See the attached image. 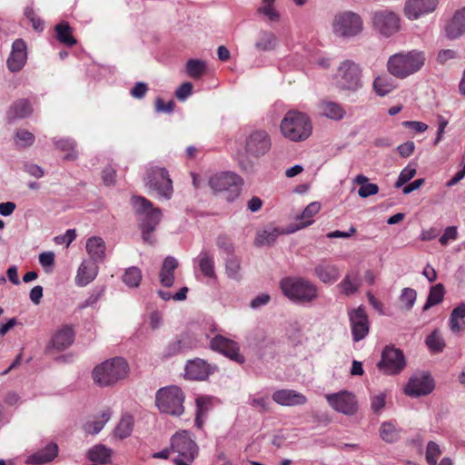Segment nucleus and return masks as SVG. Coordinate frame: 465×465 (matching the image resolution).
Here are the masks:
<instances>
[{
    "label": "nucleus",
    "mask_w": 465,
    "mask_h": 465,
    "mask_svg": "<svg viewBox=\"0 0 465 465\" xmlns=\"http://www.w3.org/2000/svg\"><path fill=\"white\" fill-rule=\"evenodd\" d=\"M132 204L135 213L142 216L140 219V229L143 242L153 244L154 237L152 233L161 221V210L154 208L152 202L143 196H134L132 198Z\"/></svg>",
    "instance_id": "1"
},
{
    "label": "nucleus",
    "mask_w": 465,
    "mask_h": 465,
    "mask_svg": "<svg viewBox=\"0 0 465 465\" xmlns=\"http://www.w3.org/2000/svg\"><path fill=\"white\" fill-rule=\"evenodd\" d=\"M280 129L286 139L292 142H302L311 136L312 124L306 114L290 110L282 118Z\"/></svg>",
    "instance_id": "2"
},
{
    "label": "nucleus",
    "mask_w": 465,
    "mask_h": 465,
    "mask_svg": "<svg viewBox=\"0 0 465 465\" xmlns=\"http://www.w3.org/2000/svg\"><path fill=\"white\" fill-rule=\"evenodd\" d=\"M129 373V365L122 357L106 360L93 370L94 381L102 387L112 386L125 379Z\"/></svg>",
    "instance_id": "3"
},
{
    "label": "nucleus",
    "mask_w": 465,
    "mask_h": 465,
    "mask_svg": "<svg viewBox=\"0 0 465 465\" xmlns=\"http://www.w3.org/2000/svg\"><path fill=\"white\" fill-rule=\"evenodd\" d=\"M280 287L282 293L295 303H310L318 297L317 286L302 277L283 278L280 282Z\"/></svg>",
    "instance_id": "4"
},
{
    "label": "nucleus",
    "mask_w": 465,
    "mask_h": 465,
    "mask_svg": "<svg viewBox=\"0 0 465 465\" xmlns=\"http://www.w3.org/2000/svg\"><path fill=\"white\" fill-rule=\"evenodd\" d=\"M184 393L177 386L161 388L155 394V404L162 413L179 417L184 412Z\"/></svg>",
    "instance_id": "5"
},
{
    "label": "nucleus",
    "mask_w": 465,
    "mask_h": 465,
    "mask_svg": "<svg viewBox=\"0 0 465 465\" xmlns=\"http://www.w3.org/2000/svg\"><path fill=\"white\" fill-rule=\"evenodd\" d=\"M143 181L149 191L154 192L158 198L163 200L172 198L173 181L165 168L150 165L146 169Z\"/></svg>",
    "instance_id": "6"
},
{
    "label": "nucleus",
    "mask_w": 465,
    "mask_h": 465,
    "mask_svg": "<svg viewBox=\"0 0 465 465\" xmlns=\"http://www.w3.org/2000/svg\"><path fill=\"white\" fill-rule=\"evenodd\" d=\"M331 30L337 37L351 38L362 32L363 21L359 14L352 11L340 12L333 17Z\"/></svg>",
    "instance_id": "7"
},
{
    "label": "nucleus",
    "mask_w": 465,
    "mask_h": 465,
    "mask_svg": "<svg viewBox=\"0 0 465 465\" xmlns=\"http://www.w3.org/2000/svg\"><path fill=\"white\" fill-rule=\"evenodd\" d=\"M209 184L214 192H224V198L226 201L233 202L241 193L242 180L233 173L225 172L217 173L211 177Z\"/></svg>",
    "instance_id": "8"
},
{
    "label": "nucleus",
    "mask_w": 465,
    "mask_h": 465,
    "mask_svg": "<svg viewBox=\"0 0 465 465\" xmlns=\"http://www.w3.org/2000/svg\"><path fill=\"white\" fill-rule=\"evenodd\" d=\"M272 147V139L267 131L253 129L246 135L243 142L245 155L258 159L265 155Z\"/></svg>",
    "instance_id": "9"
},
{
    "label": "nucleus",
    "mask_w": 465,
    "mask_h": 465,
    "mask_svg": "<svg viewBox=\"0 0 465 465\" xmlns=\"http://www.w3.org/2000/svg\"><path fill=\"white\" fill-rule=\"evenodd\" d=\"M336 84L340 89L355 92L362 86L361 70L351 60L343 61L336 74Z\"/></svg>",
    "instance_id": "10"
},
{
    "label": "nucleus",
    "mask_w": 465,
    "mask_h": 465,
    "mask_svg": "<svg viewBox=\"0 0 465 465\" xmlns=\"http://www.w3.org/2000/svg\"><path fill=\"white\" fill-rule=\"evenodd\" d=\"M371 23L373 29L384 37H390L400 29V18L388 9L377 10L372 13Z\"/></svg>",
    "instance_id": "11"
},
{
    "label": "nucleus",
    "mask_w": 465,
    "mask_h": 465,
    "mask_svg": "<svg viewBox=\"0 0 465 465\" xmlns=\"http://www.w3.org/2000/svg\"><path fill=\"white\" fill-rule=\"evenodd\" d=\"M171 450L188 462L193 461L199 454L198 445L186 430L176 432L171 438Z\"/></svg>",
    "instance_id": "12"
},
{
    "label": "nucleus",
    "mask_w": 465,
    "mask_h": 465,
    "mask_svg": "<svg viewBox=\"0 0 465 465\" xmlns=\"http://www.w3.org/2000/svg\"><path fill=\"white\" fill-rule=\"evenodd\" d=\"M405 365L403 352L394 347L386 346L381 352V359L378 362V369L387 375L398 374Z\"/></svg>",
    "instance_id": "13"
},
{
    "label": "nucleus",
    "mask_w": 465,
    "mask_h": 465,
    "mask_svg": "<svg viewBox=\"0 0 465 465\" xmlns=\"http://www.w3.org/2000/svg\"><path fill=\"white\" fill-rule=\"evenodd\" d=\"M435 389V381L427 371H415L409 378V397L420 398L430 395Z\"/></svg>",
    "instance_id": "14"
},
{
    "label": "nucleus",
    "mask_w": 465,
    "mask_h": 465,
    "mask_svg": "<svg viewBox=\"0 0 465 465\" xmlns=\"http://www.w3.org/2000/svg\"><path fill=\"white\" fill-rule=\"evenodd\" d=\"M330 406L338 412L351 416L357 412L358 403L355 395L347 391H341L336 393L325 396Z\"/></svg>",
    "instance_id": "15"
},
{
    "label": "nucleus",
    "mask_w": 465,
    "mask_h": 465,
    "mask_svg": "<svg viewBox=\"0 0 465 465\" xmlns=\"http://www.w3.org/2000/svg\"><path fill=\"white\" fill-rule=\"evenodd\" d=\"M210 347L238 363H243L245 361L244 356L240 353L238 343L223 335H215L210 341Z\"/></svg>",
    "instance_id": "16"
},
{
    "label": "nucleus",
    "mask_w": 465,
    "mask_h": 465,
    "mask_svg": "<svg viewBox=\"0 0 465 465\" xmlns=\"http://www.w3.org/2000/svg\"><path fill=\"white\" fill-rule=\"evenodd\" d=\"M297 230L298 228L283 230L280 227L268 225L257 231L253 243L257 247L271 246L276 242L280 235L292 233Z\"/></svg>",
    "instance_id": "17"
},
{
    "label": "nucleus",
    "mask_w": 465,
    "mask_h": 465,
    "mask_svg": "<svg viewBox=\"0 0 465 465\" xmlns=\"http://www.w3.org/2000/svg\"><path fill=\"white\" fill-rule=\"evenodd\" d=\"M351 333L354 341H359L369 333L368 317L362 308H358L350 313Z\"/></svg>",
    "instance_id": "18"
},
{
    "label": "nucleus",
    "mask_w": 465,
    "mask_h": 465,
    "mask_svg": "<svg viewBox=\"0 0 465 465\" xmlns=\"http://www.w3.org/2000/svg\"><path fill=\"white\" fill-rule=\"evenodd\" d=\"M27 60L26 44L23 39H16L12 45V50L7 59V67L13 72H19Z\"/></svg>",
    "instance_id": "19"
},
{
    "label": "nucleus",
    "mask_w": 465,
    "mask_h": 465,
    "mask_svg": "<svg viewBox=\"0 0 465 465\" xmlns=\"http://www.w3.org/2000/svg\"><path fill=\"white\" fill-rule=\"evenodd\" d=\"M272 401L281 406H301L307 402V398L301 392L290 389L277 390L272 393Z\"/></svg>",
    "instance_id": "20"
},
{
    "label": "nucleus",
    "mask_w": 465,
    "mask_h": 465,
    "mask_svg": "<svg viewBox=\"0 0 465 465\" xmlns=\"http://www.w3.org/2000/svg\"><path fill=\"white\" fill-rule=\"evenodd\" d=\"M314 275L325 284H332L341 275L339 267L326 260L319 262L314 267Z\"/></svg>",
    "instance_id": "21"
},
{
    "label": "nucleus",
    "mask_w": 465,
    "mask_h": 465,
    "mask_svg": "<svg viewBox=\"0 0 465 465\" xmlns=\"http://www.w3.org/2000/svg\"><path fill=\"white\" fill-rule=\"evenodd\" d=\"M210 372L209 364L202 359L188 361L185 366V376L190 380L203 381Z\"/></svg>",
    "instance_id": "22"
},
{
    "label": "nucleus",
    "mask_w": 465,
    "mask_h": 465,
    "mask_svg": "<svg viewBox=\"0 0 465 465\" xmlns=\"http://www.w3.org/2000/svg\"><path fill=\"white\" fill-rule=\"evenodd\" d=\"M57 454V444L49 443L37 452L29 455L25 460V463L28 465H43L54 460Z\"/></svg>",
    "instance_id": "23"
},
{
    "label": "nucleus",
    "mask_w": 465,
    "mask_h": 465,
    "mask_svg": "<svg viewBox=\"0 0 465 465\" xmlns=\"http://www.w3.org/2000/svg\"><path fill=\"white\" fill-rule=\"evenodd\" d=\"M448 38L456 39L465 34V7L457 10L446 26Z\"/></svg>",
    "instance_id": "24"
},
{
    "label": "nucleus",
    "mask_w": 465,
    "mask_h": 465,
    "mask_svg": "<svg viewBox=\"0 0 465 465\" xmlns=\"http://www.w3.org/2000/svg\"><path fill=\"white\" fill-rule=\"evenodd\" d=\"M74 340V332L71 326L61 327L53 336L51 343L57 351H64L72 345Z\"/></svg>",
    "instance_id": "25"
},
{
    "label": "nucleus",
    "mask_w": 465,
    "mask_h": 465,
    "mask_svg": "<svg viewBox=\"0 0 465 465\" xmlns=\"http://www.w3.org/2000/svg\"><path fill=\"white\" fill-rule=\"evenodd\" d=\"M98 272L96 263L91 261H84L78 270L75 277V283L78 286H85L94 280Z\"/></svg>",
    "instance_id": "26"
},
{
    "label": "nucleus",
    "mask_w": 465,
    "mask_h": 465,
    "mask_svg": "<svg viewBox=\"0 0 465 465\" xmlns=\"http://www.w3.org/2000/svg\"><path fill=\"white\" fill-rule=\"evenodd\" d=\"M438 5V0H409V18H418L433 12Z\"/></svg>",
    "instance_id": "27"
},
{
    "label": "nucleus",
    "mask_w": 465,
    "mask_h": 465,
    "mask_svg": "<svg viewBox=\"0 0 465 465\" xmlns=\"http://www.w3.org/2000/svg\"><path fill=\"white\" fill-rule=\"evenodd\" d=\"M178 267L177 260L173 256H168L164 259L160 273V282L163 287L169 288L174 282V271Z\"/></svg>",
    "instance_id": "28"
},
{
    "label": "nucleus",
    "mask_w": 465,
    "mask_h": 465,
    "mask_svg": "<svg viewBox=\"0 0 465 465\" xmlns=\"http://www.w3.org/2000/svg\"><path fill=\"white\" fill-rule=\"evenodd\" d=\"M387 66L392 75L398 78H405L407 76V55L402 53L391 55Z\"/></svg>",
    "instance_id": "29"
},
{
    "label": "nucleus",
    "mask_w": 465,
    "mask_h": 465,
    "mask_svg": "<svg viewBox=\"0 0 465 465\" xmlns=\"http://www.w3.org/2000/svg\"><path fill=\"white\" fill-rule=\"evenodd\" d=\"M86 251L90 255L89 261L94 263L104 261L105 253V243L101 237H91L86 242Z\"/></svg>",
    "instance_id": "30"
},
{
    "label": "nucleus",
    "mask_w": 465,
    "mask_h": 465,
    "mask_svg": "<svg viewBox=\"0 0 465 465\" xmlns=\"http://www.w3.org/2000/svg\"><path fill=\"white\" fill-rule=\"evenodd\" d=\"M196 262L203 275L206 278L215 279L214 257L206 250H203L197 256Z\"/></svg>",
    "instance_id": "31"
},
{
    "label": "nucleus",
    "mask_w": 465,
    "mask_h": 465,
    "mask_svg": "<svg viewBox=\"0 0 465 465\" xmlns=\"http://www.w3.org/2000/svg\"><path fill=\"white\" fill-rule=\"evenodd\" d=\"M196 417L195 425L202 429L207 413L213 408V398L209 396H199L196 398Z\"/></svg>",
    "instance_id": "32"
},
{
    "label": "nucleus",
    "mask_w": 465,
    "mask_h": 465,
    "mask_svg": "<svg viewBox=\"0 0 465 465\" xmlns=\"http://www.w3.org/2000/svg\"><path fill=\"white\" fill-rule=\"evenodd\" d=\"M465 303H460L450 313L449 326L453 333H458L465 328Z\"/></svg>",
    "instance_id": "33"
},
{
    "label": "nucleus",
    "mask_w": 465,
    "mask_h": 465,
    "mask_svg": "<svg viewBox=\"0 0 465 465\" xmlns=\"http://www.w3.org/2000/svg\"><path fill=\"white\" fill-rule=\"evenodd\" d=\"M425 344L430 353L438 354L444 351L446 342L439 329L433 330L425 339Z\"/></svg>",
    "instance_id": "34"
},
{
    "label": "nucleus",
    "mask_w": 465,
    "mask_h": 465,
    "mask_svg": "<svg viewBox=\"0 0 465 465\" xmlns=\"http://www.w3.org/2000/svg\"><path fill=\"white\" fill-rule=\"evenodd\" d=\"M338 287L341 292L347 296L354 294L360 287V279L358 272H350L345 275Z\"/></svg>",
    "instance_id": "35"
},
{
    "label": "nucleus",
    "mask_w": 465,
    "mask_h": 465,
    "mask_svg": "<svg viewBox=\"0 0 465 465\" xmlns=\"http://www.w3.org/2000/svg\"><path fill=\"white\" fill-rule=\"evenodd\" d=\"M320 106L322 114L332 120H341L345 114L341 105L334 102L322 101Z\"/></svg>",
    "instance_id": "36"
},
{
    "label": "nucleus",
    "mask_w": 465,
    "mask_h": 465,
    "mask_svg": "<svg viewBox=\"0 0 465 465\" xmlns=\"http://www.w3.org/2000/svg\"><path fill=\"white\" fill-rule=\"evenodd\" d=\"M321 210V204L318 202H312L306 206L302 214L298 217L301 220V224L292 226V228L302 229L311 225L313 223L312 217Z\"/></svg>",
    "instance_id": "37"
},
{
    "label": "nucleus",
    "mask_w": 465,
    "mask_h": 465,
    "mask_svg": "<svg viewBox=\"0 0 465 465\" xmlns=\"http://www.w3.org/2000/svg\"><path fill=\"white\" fill-rule=\"evenodd\" d=\"M277 42V38L272 32L262 31L255 42V47L259 51H271L276 47Z\"/></svg>",
    "instance_id": "38"
},
{
    "label": "nucleus",
    "mask_w": 465,
    "mask_h": 465,
    "mask_svg": "<svg viewBox=\"0 0 465 465\" xmlns=\"http://www.w3.org/2000/svg\"><path fill=\"white\" fill-rule=\"evenodd\" d=\"M111 450L104 445L98 444L91 448L87 452V458L95 462L105 464L110 460Z\"/></svg>",
    "instance_id": "39"
},
{
    "label": "nucleus",
    "mask_w": 465,
    "mask_h": 465,
    "mask_svg": "<svg viewBox=\"0 0 465 465\" xmlns=\"http://www.w3.org/2000/svg\"><path fill=\"white\" fill-rule=\"evenodd\" d=\"M354 182L361 184V187L358 190V194L361 198H367L378 193L379 192L378 185L376 183H369V179L362 174L357 175Z\"/></svg>",
    "instance_id": "40"
},
{
    "label": "nucleus",
    "mask_w": 465,
    "mask_h": 465,
    "mask_svg": "<svg viewBox=\"0 0 465 465\" xmlns=\"http://www.w3.org/2000/svg\"><path fill=\"white\" fill-rule=\"evenodd\" d=\"M134 417L130 414H124L114 430V434L120 439L129 437L134 429Z\"/></svg>",
    "instance_id": "41"
},
{
    "label": "nucleus",
    "mask_w": 465,
    "mask_h": 465,
    "mask_svg": "<svg viewBox=\"0 0 465 465\" xmlns=\"http://www.w3.org/2000/svg\"><path fill=\"white\" fill-rule=\"evenodd\" d=\"M186 74L194 79L201 78L207 70V64L200 59H189L185 65Z\"/></svg>",
    "instance_id": "42"
},
{
    "label": "nucleus",
    "mask_w": 465,
    "mask_h": 465,
    "mask_svg": "<svg viewBox=\"0 0 465 465\" xmlns=\"http://www.w3.org/2000/svg\"><path fill=\"white\" fill-rule=\"evenodd\" d=\"M55 32L57 40L68 46H73L76 44L75 38L73 36L72 29L68 23H61L55 25Z\"/></svg>",
    "instance_id": "43"
},
{
    "label": "nucleus",
    "mask_w": 465,
    "mask_h": 465,
    "mask_svg": "<svg viewBox=\"0 0 465 465\" xmlns=\"http://www.w3.org/2000/svg\"><path fill=\"white\" fill-rule=\"evenodd\" d=\"M445 294L443 284L437 283L430 290L427 301L423 306V311L429 310L430 307L440 303Z\"/></svg>",
    "instance_id": "44"
},
{
    "label": "nucleus",
    "mask_w": 465,
    "mask_h": 465,
    "mask_svg": "<svg viewBox=\"0 0 465 465\" xmlns=\"http://www.w3.org/2000/svg\"><path fill=\"white\" fill-rule=\"evenodd\" d=\"M110 411H103L98 420L87 421L84 426V430L88 434H97L103 430L105 423L110 420Z\"/></svg>",
    "instance_id": "45"
},
{
    "label": "nucleus",
    "mask_w": 465,
    "mask_h": 465,
    "mask_svg": "<svg viewBox=\"0 0 465 465\" xmlns=\"http://www.w3.org/2000/svg\"><path fill=\"white\" fill-rule=\"evenodd\" d=\"M32 113V107L27 100L22 99L16 101L9 111V117L13 119H22Z\"/></svg>",
    "instance_id": "46"
},
{
    "label": "nucleus",
    "mask_w": 465,
    "mask_h": 465,
    "mask_svg": "<svg viewBox=\"0 0 465 465\" xmlns=\"http://www.w3.org/2000/svg\"><path fill=\"white\" fill-rule=\"evenodd\" d=\"M241 263H242L241 258L234 256V255H231L230 257H228L226 259L225 272L229 278L235 280V281L241 280V278H242L241 272H241Z\"/></svg>",
    "instance_id": "47"
},
{
    "label": "nucleus",
    "mask_w": 465,
    "mask_h": 465,
    "mask_svg": "<svg viewBox=\"0 0 465 465\" xmlns=\"http://www.w3.org/2000/svg\"><path fill=\"white\" fill-rule=\"evenodd\" d=\"M426 62L424 52L412 50L409 51V74L419 72Z\"/></svg>",
    "instance_id": "48"
},
{
    "label": "nucleus",
    "mask_w": 465,
    "mask_h": 465,
    "mask_svg": "<svg viewBox=\"0 0 465 465\" xmlns=\"http://www.w3.org/2000/svg\"><path fill=\"white\" fill-rule=\"evenodd\" d=\"M55 147L63 152H67L64 156L66 160L75 159L77 153L75 151V142L70 138L54 139L53 140Z\"/></svg>",
    "instance_id": "49"
},
{
    "label": "nucleus",
    "mask_w": 465,
    "mask_h": 465,
    "mask_svg": "<svg viewBox=\"0 0 465 465\" xmlns=\"http://www.w3.org/2000/svg\"><path fill=\"white\" fill-rule=\"evenodd\" d=\"M142 281V272L138 267L132 266L126 269L123 282L131 288H136L139 286Z\"/></svg>",
    "instance_id": "50"
},
{
    "label": "nucleus",
    "mask_w": 465,
    "mask_h": 465,
    "mask_svg": "<svg viewBox=\"0 0 465 465\" xmlns=\"http://www.w3.org/2000/svg\"><path fill=\"white\" fill-rule=\"evenodd\" d=\"M373 88L377 94L380 96H384L394 88V85L389 76L381 75L376 77L373 81Z\"/></svg>",
    "instance_id": "51"
},
{
    "label": "nucleus",
    "mask_w": 465,
    "mask_h": 465,
    "mask_svg": "<svg viewBox=\"0 0 465 465\" xmlns=\"http://www.w3.org/2000/svg\"><path fill=\"white\" fill-rule=\"evenodd\" d=\"M381 439L387 442H393L399 438V431L391 422H384L380 429Z\"/></svg>",
    "instance_id": "52"
},
{
    "label": "nucleus",
    "mask_w": 465,
    "mask_h": 465,
    "mask_svg": "<svg viewBox=\"0 0 465 465\" xmlns=\"http://www.w3.org/2000/svg\"><path fill=\"white\" fill-rule=\"evenodd\" d=\"M275 0H262V5L257 10L259 14H262L268 17L270 21H277L279 19V14L273 7Z\"/></svg>",
    "instance_id": "53"
},
{
    "label": "nucleus",
    "mask_w": 465,
    "mask_h": 465,
    "mask_svg": "<svg viewBox=\"0 0 465 465\" xmlns=\"http://www.w3.org/2000/svg\"><path fill=\"white\" fill-rule=\"evenodd\" d=\"M441 454L440 446L434 441H429L426 450V460L429 465H437V459Z\"/></svg>",
    "instance_id": "54"
},
{
    "label": "nucleus",
    "mask_w": 465,
    "mask_h": 465,
    "mask_svg": "<svg viewBox=\"0 0 465 465\" xmlns=\"http://www.w3.org/2000/svg\"><path fill=\"white\" fill-rule=\"evenodd\" d=\"M15 142L22 147H27L35 142V135L26 130H18L15 134Z\"/></svg>",
    "instance_id": "55"
},
{
    "label": "nucleus",
    "mask_w": 465,
    "mask_h": 465,
    "mask_svg": "<svg viewBox=\"0 0 465 465\" xmlns=\"http://www.w3.org/2000/svg\"><path fill=\"white\" fill-rule=\"evenodd\" d=\"M217 247L227 255H233L234 246L232 240L226 235H219L216 239Z\"/></svg>",
    "instance_id": "56"
},
{
    "label": "nucleus",
    "mask_w": 465,
    "mask_h": 465,
    "mask_svg": "<svg viewBox=\"0 0 465 465\" xmlns=\"http://www.w3.org/2000/svg\"><path fill=\"white\" fill-rule=\"evenodd\" d=\"M249 404L253 408H258L261 411L268 412L271 410V402L268 396L252 397L249 400Z\"/></svg>",
    "instance_id": "57"
},
{
    "label": "nucleus",
    "mask_w": 465,
    "mask_h": 465,
    "mask_svg": "<svg viewBox=\"0 0 465 465\" xmlns=\"http://www.w3.org/2000/svg\"><path fill=\"white\" fill-rule=\"evenodd\" d=\"M193 91V84L190 82L182 84L175 91V96L180 101L187 99Z\"/></svg>",
    "instance_id": "58"
},
{
    "label": "nucleus",
    "mask_w": 465,
    "mask_h": 465,
    "mask_svg": "<svg viewBox=\"0 0 465 465\" xmlns=\"http://www.w3.org/2000/svg\"><path fill=\"white\" fill-rule=\"evenodd\" d=\"M39 262L45 269L46 272H49L50 270L47 268H52L54 264V253L53 252H42L39 255Z\"/></svg>",
    "instance_id": "59"
},
{
    "label": "nucleus",
    "mask_w": 465,
    "mask_h": 465,
    "mask_svg": "<svg viewBox=\"0 0 465 465\" xmlns=\"http://www.w3.org/2000/svg\"><path fill=\"white\" fill-rule=\"evenodd\" d=\"M183 343L182 340H175L168 344L165 349V356L171 357L183 351Z\"/></svg>",
    "instance_id": "60"
},
{
    "label": "nucleus",
    "mask_w": 465,
    "mask_h": 465,
    "mask_svg": "<svg viewBox=\"0 0 465 465\" xmlns=\"http://www.w3.org/2000/svg\"><path fill=\"white\" fill-rule=\"evenodd\" d=\"M457 236V227L449 226L445 229L443 234L440 236L439 241L442 245H447L450 240H455Z\"/></svg>",
    "instance_id": "61"
},
{
    "label": "nucleus",
    "mask_w": 465,
    "mask_h": 465,
    "mask_svg": "<svg viewBox=\"0 0 465 465\" xmlns=\"http://www.w3.org/2000/svg\"><path fill=\"white\" fill-rule=\"evenodd\" d=\"M371 406L374 412H379L381 410H382L385 406V394L381 392L371 396Z\"/></svg>",
    "instance_id": "62"
},
{
    "label": "nucleus",
    "mask_w": 465,
    "mask_h": 465,
    "mask_svg": "<svg viewBox=\"0 0 465 465\" xmlns=\"http://www.w3.org/2000/svg\"><path fill=\"white\" fill-rule=\"evenodd\" d=\"M174 107V102L173 100L169 101L168 103H164V101L158 97L155 100V111L157 113H171L173 112Z\"/></svg>",
    "instance_id": "63"
},
{
    "label": "nucleus",
    "mask_w": 465,
    "mask_h": 465,
    "mask_svg": "<svg viewBox=\"0 0 465 465\" xmlns=\"http://www.w3.org/2000/svg\"><path fill=\"white\" fill-rule=\"evenodd\" d=\"M148 91V86L143 82H138L134 84V86L131 90V94L133 97L137 99H142L144 97Z\"/></svg>",
    "instance_id": "64"
}]
</instances>
